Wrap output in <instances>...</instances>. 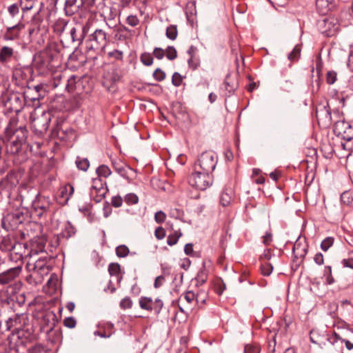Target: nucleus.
<instances>
[{"label":"nucleus","instance_id":"a878e982","mask_svg":"<svg viewBox=\"0 0 353 353\" xmlns=\"http://www.w3.org/2000/svg\"><path fill=\"white\" fill-rule=\"evenodd\" d=\"M139 306L141 309L152 311L153 310V300L152 298L141 296L139 299Z\"/></svg>","mask_w":353,"mask_h":353},{"label":"nucleus","instance_id":"680f3d73","mask_svg":"<svg viewBox=\"0 0 353 353\" xmlns=\"http://www.w3.org/2000/svg\"><path fill=\"white\" fill-rule=\"evenodd\" d=\"M318 333L317 331L312 330L310 333V339L312 343L319 344L321 347V344L319 340L317 339Z\"/></svg>","mask_w":353,"mask_h":353},{"label":"nucleus","instance_id":"e433bc0d","mask_svg":"<svg viewBox=\"0 0 353 353\" xmlns=\"http://www.w3.org/2000/svg\"><path fill=\"white\" fill-rule=\"evenodd\" d=\"M121 266L119 263H112L108 266V272L111 276H119Z\"/></svg>","mask_w":353,"mask_h":353},{"label":"nucleus","instance_id":"864d4df0","mask_svg":"<svg viewBox=\"0 0 353 353\" xmlns=\"http://www.w3.org/2000/svg\"><path fill=\"white\" fill-rule=\"evenodd\" d=\"M123 199L120 196H114L111 199V205L114 208H119L122 205Z\"/></svg>","mask_w":353,"mask_h":353},{"label":"nucleus","instance_id":"5fc2aeb1","mask_svg":"<svg viewBox=\"0 0 353 353\" xmlns=\"http://www.w3.org/2000/svg\"><path fill=\"white\" fill-rule=\"evenodd\" d=\"M326 339L330 343H332V345H334V343H337L338 341H341V342H343V340L345 339L344 338L341 337L339 334H337L336 332H334L333 335L332 337L330 338H328L327 337Z\"/></svg>","mask_w":353,"mask_h":353},{"label":"nucleus","instance_id":"4d7b16f0","mask_svg":"<svg viewBox=\"0 0 353 353\" xmlns=\"http://www.w3.org/2000/svg\"><path fill=\"white\" fill-rule=\"evenodd\" d=\"M8 10L9 14L12 17L16 16L19 12V6L17 3L10 5L8 7Z\"/></svg>","mask_w":353,"mask_h":353},{"label":"nucleus","instance_id":"a18cd8bd","mask_svg":"<svg viewBox=\"0 0 353 353\" xmlns=\"http://www.w3.org/2000/svg\"><path fill=\"white\" fill-rule=\"evenodd\" d=\"M337 79V74L334 71H328L326 74V81L328 84H333Z\"/></svg>","mask_w":353,"mask_h":353},{"label":"nucleus","instance_id":"f257e3e1","mask_svg":"<svg viewBox=\"0 0 353 353\" xmlns=\"http://www.w3.org/2000/svg\"><path fill=\"white\" fill-rule=\"evenodd\" d=\"M0 103L5 107L8 112H20L23 107V99L21 95L16 92L6 91L0 94Z\"/></svg>","mask_w":353,"mask_h":353},{"label":"nucleus","instance_id":"4468645a","mask_svg":"<svg viewBox=\"0 0 353 353\" xmlns=\"http://www.w3.org/2000/svg\"><path fill=\"white\" fill-rule=\"evenodd\" d=\"M46 241V238L44 236L34 237L32 240L30 250L27 253V255L32 257L34 254L43 252Z\"/></svg>","mask_w":353,"mask_h":353},{"label":"nucleus","instance_id":"7ed1b4c3","mask_svg":"<svg viewBox=\"0 0 353 353\" xmlns=\"http://www.w3.org/2000/svg\"><path fill=\"white\" fill-rule=\"evenodd\" d=\"M52 137H57L62 141H68L74 135V130L65 121L63 117H59L56 120L55 126L51 132Z\"/></svg>","mask_w":353,"mask_h":353},{"label":"nucleus","instance_id":"f8f14e48","mask_svg":"<svg viewBox=\"0 0 353 353\" xmlns=\"http://www.w3.org/2000/svg\"><path fill=\"white\" fill-rule=\"evenodd\" d=\"M21 271V266L18 265L1 272L0 274V285H4L10 284L20 275Z\"/></svg>","mask_w":353,"mask_h":353},{"label":"nucleus","instance_id":"c85d7f7f","mask_svg":"<svg viewBox=\"0 0 353 353\" xmlns=\"http://www.w3.org/2000/svg\"><path fill=\"white\" fill-rule=\"evenodd\" d=\"M75 163L79 170L84 172L87 171L90 166V162L88 159L86 158H81L80 157H77Z\"/></svg>","mask_w":353,"mask_h":353},{"label":"nucleus","instance_id":"cd10ccee","mask_svg":"<svg viewBox=\"0 0 353 353\" xmlns=\"http://www.w3.org/2000/svg\"><path fill=\"white\" fill-rule=\"evenodd\" d=\"M96 172L98 175L97 178L101 179V177L107 178L110 176L112 172L110 168L106 165H99L96 170Z\"/></svg>","mask_w":353,"mask_h":353},{"label":"nucleus","instance_id":"f3484780","mask_svg":"<svg viewBox=\"0 0 353 353\" xmlns=\"http://www.w3.org/2000/svg\"><path fill=\"white\" fill-rule=\"evenodd\" d=\"M27 247L26 244L16 242L12 250L10 252V258L11 261H18L21 260L23 255L28 256L26 252Z\"/></svg>","mask_w":353,"mask_h":353},{"label":"nucleus","instance_id":"39448f33","mask_svg":"<svg viewBox=\"0 0 353 353\" xmlns=\"http://www.w3.org/2000/svg\"><path fill=\"white\" fill-rule=\"evenodd\" d=\"M32 119L31 126L32 130L39 136H43L49 128V124L52 119L50 112L43 111L40 114H37Z\"/></svg>","mask_w":353,"mask_h":353},{"label":"nucleus","instance_id":"a19ab883","mask_svg":"<svg viewBox=\"0 0 353 353\" xmlns=\"http://www.w3.org/2000/svg\"><path fill=\"white\" fill-rule=\"evenodd\" d=\"M124 201L128 205H133L138 203V196L133 193H130L125 195Z\"/></svg>","mask_w":353,"mask_h":353},{"label":"nucleus","instance_id":"49530a36","mask_svg":"<svg viewBox=\"0 0 353 353\" xmlns=\"http://www.w3.org/2000/svg\"><path fill=\"white\" fill-rule=\"evenodd\" d=\"M153 77L157 81H161L165 78V73L160 68H157L153 72Z\"/></svg>","mask_w":353,"mask_h":353},{"label":"nucleus","instance_id":"ddd939ff","mask_svg":"<svg viewBox=\"0 0 353 353\" xmlns=\"http://www.w3.org/2000/svg\"><path fill=\"white\" fill-rule=\"evenodd\" d=\"M319 27L327 37L334 35L339 29V25L334 19H325L319 21Z\"/></svg>","mask_w":353,"mask_h":353},{"label":"nucleus","instance_id":"aec40b11","mask_svg":"<svg viewBox=\"0 0 353 353\" xmlns=\"http://www.w3.org/2000/svg\"><path fill=\"white\" fill-rule=\"evenodd\" d=\"M234 191L232 188H225L220 196V203L225 207L229 205L234 199Z\"/></svg>","mask_w":353,"mask_h":353},{"label":"nucleus","instance_id":"6ab92c4d","mask_svg":"<svg viewBox=\"0 0 353 353\" xmlns=\"http://www.w3.org/2000/svg\"><path fill=\"white\" fill-rule=\"evenodd\" d=\"M334 0H316V6L317 11L321 15L327 14L334 7Z\"/></svg>","mask_w":353,"mask_h":353},{"label":"nucleus","instance_id":"473e14b6","mask_svg":"<svg viewBox=\"0 0 353 353\" xmlns=\"http://www.w3.org/2000/svg\"><path fill=\"white\" fill-rule=\"evenodd\" d=\"M37 0H20V6L23 12L32 10Z\"/></svg>","mask_w":353,"mask_h":353},{"label":"nucleus","instance_id":"bb28decb","mask_svg":"<svg viewBox=\"0 0 353 353\" xmlns=\"http://www.w3.org/2000/svg\"><path fill=\"white\" fill-rule=\"evenodd\" d=\"M182 236L180 230H174L172 234H169L167 238V243L170 246L174 245L177 243L179 238Z\"/></svg>","mask_w":353,"mask_h":353},{"label":"nucleus","instance_id":"8fccbe9b","mask_svg":"<svg viewBox=\"0 0 353 353\" xmlns=\"http://www.w3.org/2000/svg\"><path fill=\"white\" fill-rule=\"evenodd\" d=\"M163 306V303L160 299H157L154 301H153V310H154L155 313H160Z\"/></svg>","mask_w":353,"mask_h":353},{"label":"nucleus","instance_id":"c9c22d12","mask_svg":"<svg viewBox=\"0 0 353 353\" xmlns=\"http://www.w3.org/2000/svg\"><path fill=\"white\" fill-rule=\"evenodd\" d=\"M129 252V248L125 245H119L116 248V254L120 258L127 256Z\"/></svg>","mask_w":353,"mask_h":353},{"label":"nucleus","instance_id":"79ce46f5","mask_svg":"<svg viewBox=\"0 0 353 353\" xmlns=\"http://www.w3.org/2000/svg\"><path fill=\"white\" fill-rule=\"evenodd\" d=\"M166 57L169 60H174L177 57V52L176 49L173 46H169L166 48L165 52Z\"/></svg>","mask_w":353,"mask_h":353},{"label":"nucleus","instance_id":"c03bdc74","mask_svg":"<svg viewBox=\"0 0 353 353\" xmlns=\"http://www.w3.org/2000/svg\"><path fill=\"white\" fill-rule=\"evenodd\" d=\"M119 305L120 307L123 310L130 309L132 306V301L130 297L126 296L121 301Z\"/></svg>","mask_w":353,"mask_h":353},{"label":"nucleus","instance_id":"774afa93","mask_svg":"<svg viewBox=\"0 0 353 353\" xmlns=\"http://www.w3.org/2000/svg\"><path fill=\"white\" fill-rule=\"evenodd\" d=\"M314 262L317 264V265H322L324 262V260H323V255L319 252V253H316L315 255H314Z\"/></svg>","mask_w":353,"mask_h":353},{"label":"nucleus","instance_id":"bf43d9fd","mask_svg":"<svg viewBox=\"0 0 353 353\" xmlns=\"http://www.w3.org/2000/svg\"><path fill=\"white\" fill-rule=\"evenodd\" d=\"M196 279L198 282L200 283L201 284H203L206 281L207 274L204 270H201L199 272Z\"/></svg>","mask_w":353,"mask_h":353},{"label":"nucleus","instance_id":"0eeeda50","mask_svg":"<svg viewBox=\"0 0 353 353\" xmlns=\"http://www.w3.org/2000/svg\"><path fill=\"white\" fill-rule=\"evenodd\" d=\"M17 124L15 119H11L6 128V134L12 139L23 145L27 139L28 131L25 127H17Z\"/></svg>","mask_w":353,"mask_h":353},{"label":"nucleus","instance_id":"3c124183","mask_svg":"<svg viewBox=\"0 0 353 353\" xmlns=\"http://www.w3.org/2000/svg\"><path fill=\"white\" fill-rule=\"evenodd\" d=\"M172 82L174 86H179L182 82V77L179 72H174L172 77Z\"/></svg>","mask_w":353,"mask_h":353},{"label":"nucleus","instance_id":"412c9836","mask_svg":"<svg viewBox=\"0 0 353 353\" xmlns=\"http://www.w3.org/2000/svg\"><path fill=\"white\" fill-rule=\"evenodd\" d=\"M307 245L296 241L293 246V254L296 259H303L307 254Z\"/></svg>","mask_w":353,"mask_h":353},{"label":"nucleus","instance_id":"423d86ee","mask_svg":"<svg viewBox=\"0 0 353 353\" xmlns=\"http://www.w3.org/2000/svg\"><path fill=\"white\" fill-rule=\"evenodd\" d=\"M107 44V34L101 29H97L90 34V39L86 42V48L88 50L101 51Z\"/></svg>","mask_w":353,"mask_h":353},{"label":"nucleus","instance_id":"72a5a7b5","mask_svg":"<svg viewBox=\"0 0 353 353\" xmlns=\"http://www.w3.org/2000/svg\"><path fill=\"white\" fill-rule=\"evenodd\" d=\"M74 192V188L70 184H67L61 191V196L68 201Z\"/></svg>","mask_w":353,"mask_h":353},{"label":"nucleus","instance_id":"b1692460","mask_svg":"<svg viewBox=\"0 0 353 353\" xmlns=\"http://www.w3.org/2000/svg\"><path fill=\"white\" fill-rule=\"evenodd\" d=\"M17 241L12 240L8 236L3 237L0 243V250L3 252H10Z\"/></svg>","mask_w":353,"mask_h":353},{"label":"nucleus","instance_id":"9b49d317","mask_svg":"<svg viewBox=\"0 0 353 353\" xmlns=\"http://www.w3.org/2000/svg\"><path fill=\"white\" fill-rule=\"evenodd\" d=\"M28 322V317L27 314H16L14 316L9 318L6 321L7 330H10L12 328L16 330H23Z\"/></svg>","mask_w":353,"mask_h":353},{"label":"nucleus","instance_id":"1a4fd4ad","mask_svg":"<svg viewBox=\"0 0 353 353\" xmlns=\"http://www.w3.org/2000/svg\"><path fill=\"white\" fill-rule=\"evenodd\" d=\"M216 164V155L214 152L210 151L201 154L195 166H197L199 170L210 174L211 172L214 170Z\"/></svg>","mask_w":353,"mask_h":353},{"label":"nucleus","instance_id":"ea45409f","mask_svg":"<svg viewBox=\"0 0 353 353\" xmlns=\"http://www.w3.org/2000/svg\"><path fill=\"white\" fill-rule=\"evenodd\" d=\"M334 241V238L327 237L321 243V248L323 251H327L333 245Z\"/></svg>","mask_w":353,"mask_h":353},{"label":"nucleus","instance_id":"4c0bfd02","mask_svg":"<svg viewBox=\"0 0 353 353\" xmlns=\"http://www.w3.org/2000/svg\"><path fill=\"white\" fill-rule=\"evenodd\" d=\"M301 48L299 46H296L292 51L288 54V59L291 61H297L300 57Z\"/></svg>","mask_w":353,"mask_h":353},{"label":"nucleus","instance_id":"6e6552de","mask_svg":"<svg viewBox=\"0 0 353 353\" xmlns=\"http://www.w3.org/2000/svg\"><path fill=\"white\" fill-rule=\"evenodd\" d=\"M108 192L106 183L100 178H95L92 180V184L90 189V198L96 203L101 202Z\"/></svg>","mask_w":353,"mask_h":353},{"label":"nucleus","instance_id":"5701e85b","mask_svg":"<svg viewBox=\"0 0 353 353\" xmlns=\"http://www.w3.org/2000/svg\"><path fill=\"white\" fill-rule=\"evenodd\" d=\"M22 144L19 142L12 139L10 138L7 145H6V151L8 154L14 155L19 153L20 150L21 149Z\"/></svg>","mask_w":353,"mask_h":353},{"label":"nucleus","instance_id":"2f4dec72","mask_svg":"<svg viewBox=\"0 0 353 353\" xmlns=\"http://www.w3.org/2000/svg\"><path fill=\"white\" fill-rule=\"evenodd\" d=\"M183 299L190 305L192 304L194 301H196V302L199 303V295L196 296L193 292L188 291L184 294Z\"/></svg>","mask_w":353,"mask_h":353},{"label":"nucleus","instance_id":"69168bd1","mask_svg":"<svg viewBox=\"0 0 353 353\" xmlns=\"http://www.w3.org/2000/svg\"><path fill=\"white\" fill-rule=\"evenodd\" d=\"M108 54L110 57H114L117 60H121L123 59V52L118 50L110 52Z\"/></svg>","mask_w":353,"mask_h":353},{"label":"nucleus","instance_id":"dca6fc26","mask_svg":"<svg viewBox=\"0 0 353 353\" xmlns=\"http://www.w3.org/2000/svg\"><path fill=\"white\" fill-rule=\"evenodd\" d=\"M47 263L48 261L46 257L39 258L34 263V264H31L28 262L26 268L29 271H34L39 274H43L47 272L48 270Z\"/></svg>","mask_w":353,"mask_h":353},{"label":"nucleus","instance_id":"58836bf2","mask_svg":"<svg viewBox=\"0 0 353 353\" xmlns=\"http://www.w3.org/2000/svg\"><path fill=\"white\" fill-rule=\"evenodd\" d=\"M273 266L270 263H263L261 264V270L263 276H269L272 273Z\"/></svg>","mask_w":353,"mask_h":353},{"label":"nucleus","instance_id":"6e6d98bb","mask_svg":"<svg viewBox=\"0 0 353 353\" xmlns=\"http://www.w3.org/2000/svg\"><path fill=\"white\" fill-rule=\"evenodd\" d=\"M126 21L130 26L134 27L139 23V20L136 15H130L127 17Z\"/></svg>","mask_w":353,"mask_h":353},{"label":"nucleus","instance_id":"de8ad7c7","mask_svg":"<svg viewBox=\"0 0 353 353\" xmlns=\"http://www.w3.org/2000/svg\"><path fill=\"white\" fill-rule=\"evenodd\" d=\"M166 214L161 210L157 211L154 214V220L157 223H162L165 221Z\"/></svg>","mask_w":353,"mask_h":353},{"label":"nucleus","instance_id":"20e7f679","mask_svg":"<svg viewBox=\"0 0 353 353\" xmlns=\"http://www.w3.org/2000/svg\"><path fill=\"white\" fill-rule=\"evenodd\" d=\"M54 201L48 196L38 194L32 201V208L39 216L54 210Z\"/></svg>","mask_w":353,"mask_h":353},{"label":"nucleus","instance_id":"f704fd0d","mask_svg":"<svg viewBox=\"0 0 353 353\" xmlns=\"http://www.w3.org/2000/svg\"><path fill=\"white\" fill-rule=\"evenodd\" d=\"M140 60L141 63L146 66H150L153 63V57L149 52H144L141 54L140 56Z\"/></svg>","mask_w":353,"mask_h":353},{"label":"nucleus","instance_id":"2eb2a0df","mask_svg":"<svg viewBox=\"0 0 353 353\" xmlns=\"http://www.w3.org/2000/svg\"><path fill=\"white\" fill-rule=\"evenodd\" d=\"M19 183L18 176L16 173L10 172L1 181V187L7 192H11Z\"/></svg>","mask_w":353,"mask_h":353},{"label":"nucleus","instance_id":"a211bd4d","mask_svg":"<svg viewBox=\"0 0 353 353\" xmlns=\"http://www.w3.org/2000/svg\"><path fill=\"white\" fill-rule=\"evenodd\" d=\"M25 28V25L21 23L9 27L7 28L4 34V39L6 40H14L19 37L20 32Z\"/></svg>","mask_w":353,"mask_h":353},{"label":"nucleus","instance_id":"338daca9","mask_svg":"<svg viewBox=\"0 0 353 353\" xmlns=\"http://www.w3.org/2000/svg\"><path fill=\"white\" fill-rule=\"evenodd\" d=\"M342 264L344 267L353 269V258L350 256L348 259H343L342 261Z\"/></svg>","mask_w":353,"mask_h":353},{"label":"nucleus","instance_id":"37998d69","mask_svg":"<svg viewBox=\"0 0 353 353\" xmlns=\"http://www.w3.org/2000/svg\"><path fill=\"white\" fill-rule=\"evenodd\" d=\"M332 270L330 266H326L324 270V275L326 276V283L331 285L334 282V279L331 274Z\"/></svg>","mask_w":353,"mask_h":353},{"label":"nucleus","instance_id":"f03ea898","mask_svg":"<svg viewBox=\"0 0 353 353\" xmlns=\"http://www.w3.org/2000/svg\"><path fill=\"white\" fill-rule=\"evenodd\" d=\"M188 182L196 189L205 190L212 185V178L210 174L199 170L197 166H195V170L190 176Z\"/></svg>","mask_w":353,"mask_h":353},{"label":"nucleus","instance_id":"4be33fe9","mask_svg":"<svg viewBox=\"0 0 353 353\" xmlns=\"http://www.w3.org/2000/svg\"><path fill=\"white\" fill-rule=\"evenodd\" d=\"M14 54L12 48L3 46L0 49V62L6 63L11 60Z\"/></svg>","mask_w":353,"mask_h":353},{"label":"nucleus","instance_id":"603ef678","mask_svg":"<svg viewBox=\"0 0 353 353\" xmlns=\"http://www.w3.org/2000/svg\"><path fill=\"white\" fill-rule=\"evenodd\" d=\"M165 230L162 227H158L154 231V236L158 240H162L165 236Z\"/></svg>","mask_w":353,"mask_h":353},{"label":"nucleus","instance_id":"052dcab7","mask_svg":"<svg viewBox=\"0 0 353 353\" xmlns=\"http://www.w3.org/2000/svg\"><path fill=\"white\" fill-rule=\"evenodd\" d=\"M292 82L290 80H286L281 83V88L285 92H290L292 88Z\"/></svg>","mask_w":353,"mask_h":353},{"label":"nucleus","instance_id":"e2e57ef3","mask_svg":"<svg viewBox=\"0 0 353 353\" xmlns=\"http://www.w3.org/2000/svg\"><path fill=\"white\" fill-rule=\"evenodd\" d=\"M165 282V277L163 275L158 276L156 277L154 283V287L159 288L163 285Z\"/></svg>","mask_w":353,"mask_h":353},{"label":"nucleus","instance_id":"393cba45","mask_svg":"<svg viewBox=\"0 0 353 353\" xmlns=\"http://www.w3.org/2000/svg\"><path fill=\"white\" fill-rule=\"evenodd\" d=\"M76 233V230L74 227L68 221L65 225L64 228L62 230L60 236L63 238L69 239L74 235Z\"/></svg>","mask_w":353,"mask_h":353},{"label":"nucleus","instance_id":"9d476101","mask_svg":"<svg viewBox=\"0 0 353 353\" xmlns=\"http://www.w3.org/2000/svg\"><path fill=\"white\" fill-rule=\"evenodd\" d=\"M112 165L115 172L121 176L130 181L135 176V171L119 159H112Z\"/></svg>","mask_w":353,"mask_h":353},{"label":"nucleus","instance_id":"09e8293b","mask_svg":"<svg viewBox=\"0 0 353 353\" xmlns=\"http://www.w3.org/2000/svg\"><path fill=\"white\" fill-rule=\"evenodd\" d=\"M77 321L74 317H67L63 321V325L68 328H74Z\"/></svg>","mask_w":353,"mask_h":353},{"label":"nucleus","instance_id":"c756f323","mask_svg":"<svg viewBox=\"0 0 353 353\" xmlns=\"http://www.w3.org/2000/svg\"><path fill=\"white\" fill-rule=\"evenodd\" d=\"M341 201L347 205H353V193L345 191L341 195Z\"/></svg>","mask_w":353,"mask_h":353},{"label":"nucleus","instance_id":"0e129e2a","mask_svg":"<svg viewBox=\"0 0 353 353\" xmlns=\"http://www.w3.org/2000/svg\"><path fill=\"white\" fill-rule=\"evenodd\" d=\"M245 353H259V350L257 347L252 345H246L244 347Z\"/></svg>","mask_w":353,"mask_h":353},{"label":"nucleus","instance_id":"7c9ffc66","mask_svg":"<svg viewBox=\"0 0 353 353\" xmlns=\"http://www.w3.org/2000/svg\"><path fill=\"white\" fill-rule=\"evenodd\" d=\"M165 34L166 37L170 40H175L178 34L176 26L170 25L168 26L166 29Z\"/></svg>","mask_w":353,"mask_h":353},{"label":"nucleus","instance_id":"13d9d810","mask_svg":"<svg viewBox=\"0 0 353 353\" xmlns=\"http://www.w3.org/2000/svg\"><path fill=\"white\" fill-rule=\"evenodd\" d=\"M153 55L158 59H162L165 56V51L161 48H155L153 50Z\"/></svg>","mask_w":353,"mask_h":353}]
</instances>
